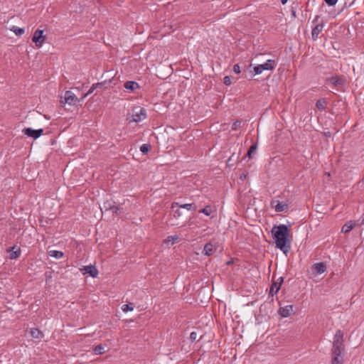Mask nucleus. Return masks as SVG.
<instances>
[{"instance_id": "1", "label": "nucleus", "mask_w": 364, "mask_h": 364, "mask_svg": "<svg viewBox=\"0 0 364 364\" xmlns=\"http://www.w3.org/2000/svg\"><path fill=\"white\" fill-rule=\"evenodd\" d=\"M272 235L275 241L276 247L284 254L290 250V245L287 244L289 236V230L286 225H274L272 229Z\"/></svg>"}, {"instance_id": "2", "label": "nucleus", "mask_w": 364, "mask_h": 364, "mask_svg": "<svg viewBox=\"0 0 364 364\" xmlns=\"http://www.w3.org/2000/svg\"><path fill=\"white\" fill-rule=\"evenodd\" d=\"M344 339L343 333L341 330H338L333 337V347L331 353L344 354Z\"/></svg>"}, {"instance_id": "3", "label": "nucleus", "mask_w": 364, "mask_h": 364, "mask_svg": "<svg viewBox=\"0 0 364 364\" xmlns=\"http://www.w3.org/2000/svg\"><path fill=\"white\" fill-rule=\"evenodd\" d=\"M276 66L274 60L269 59L264 64L257 65L253 69L254 75L261 74L264 70H272Z\"/></svg>"}, {"instance_id": "4", "label": "nucleus", "mask_w": 364, "mask_h": 364, "mask_svg": "<svg viewBox=\"0 0 364 364\" xmlns=\"http://www.w3.org/2000/svg\"><path fill=\"white\" fill-rule=\"evenodd\" d=\"M80 100L71 91H66L64 97H61L60 103L62 105L68 104L69 105H77Z\"/></svg>"}, {"instance_id": "5", "label": "nucleus", "mask_w": 364, "mask_h": 364, "mask_svg": "<svg viewBox=\"0 0 364 364\" xmlns=\"http://www.w3.org/2000/svg\"><path fill=\"white\" fill-rule=\"evenodd\" d=\"M319 18L320 16L317 15L315 16L312 22L313 23H316L311 31V38L314 41H316L318 38L319 33L322 31L325 26L323 21L321 23L318 22Z\"/></svg>"}, {"instance_id": "6", "label": "nucleus", "mask_w": 364, "mask_h": 364, "mask_svg": "<svg viewBox=\"0 0 364 364\" xmlns=\"http://www.w3.org/2000/svg\"><path fill=\"white\" fill-rule=\"evenodd\" d=\"M43 30L37 29L33 33L32 41L38 48H41L46 39V36L43 34Z\"/></svg>"}, {"instance_id": "7", "label": "nucleus", "mask_w": 364, "mask_h": 364, "mask_svg": "<svg viewBox=\"0 0 364 364\" xmlns=\"http://www.w3.org/2000/svg\"><path fill=\"white\" fill-rule=\"evenodd\" d=\"M23 132L25 135H26L29 137L33 138L34 139H36L43 134V129H33L28 127V128L23 129Z\"/></svg>"}, {"instance_id": "8", "label": "nucleus", "mask_w": 364, "mask_h": 364, "mask_svg": "<svg viewBox=\"0 0 364 364\" xmlns=\"http://www.w3.org/2000/svg\"><path fill=\"white\" fill-rule=\"evenodd\" d=\"M146 117V111L144 108L141 107L139 111H134L132 114L133 121L139 122Z\"/></svg>"}, {"instance_id": "9", "label": "nucleus", "mask_w": 364, "mask_h": 364, "mask_svg": "<svg viewBox=\"0 0 364 364\" xmlns=\"http://www.w3.org/2000/svg\"><path fill=\"white\" fill-rule=\"evenodd\" d=\"M184 208L188 210H196L197 209V206L194 203H185L180 205L178 202H173L171 204V208L174 209L175 208Z\"/></svg>"}, {"instance_id": "10", "label": "nucleus", "mask_w": 364, "mask_h": 364, "mask_svg": "<svg viewBox=\"0 0 364 364\" xmlns=\"http://www.w3.org/2000/svg\"><path fill=\"white\" fill-rule=\"evenodd\" d=\"M81 270L83 274H89L93 278H96L98 275V270L93 265L84 266Z\"/></svg>"}, {"instance_id": "11", "label": "nucleus", "mask_w": 364, "mask_h": 364, "mask_svg": "<svg viewBox=\"0 0 364 364\" xmlns=\"http://www.w3.org/2000/svg\"><path fill=\"white\" fill-rule=\"evenodd\" d=\"M271 205L274 207L276 212H282L288 208V205L286 203L274 200L271 202Z\"/></svg>"}, {"instance_id": "12", "label": "nucleus", "mask_w": 364, "mask_h": 364, "mask_svg": "<svg viewBox=\"0 0 364 364\" xmlns=\"http://www.w3.org/2000/svg\"><path fill=\"white\" fill-rule=\"evenodd\" d=\"M294 311L292 305H287L284 307H281L279 309V314L282 317L286 318L289 316Z\"/></svg>"}, {"instance_id": "13", "label": "nucleus", "mask_w": 364, "mask_h": 364, "mask_svg": "<svg viewBox=\"0 0 364 364\" xmlns=\"http://www.w3.org/2000/svg\"><path fill=\"white\" fill-rule=\"evenodd\" d=\"M327 82L333 86H338L343 85L345 83V80L340 76L336 75L328 78Z\"/></svg>"}, {"instance_id": "14", "label": "nucleus", "mask_w": 364, "mask_h": 364, "mask_svg": "<svg viewBox=\"0 0 364 364\" xmlns=\"http://www.w3.org/2000/svg\"><path fill=\"white\" fill-rule=\"evenodd\" d=\"M216 250L217 248L215 245L211 242H208L204 246L203 253L207 256H210L216 251Z\"/></svg>"}, {"instance_id": "15", "label": "nucleus", "mask_w": 364, "mask_h": 364, "mask_svg": "<svg viewBox=\"0 0 364 364\" xmlns=\"http://www.w3.org/2000/svg\"><path fill=\"white\" fill-rule=\"evenodd\" d=\"M343 353H331V364H343Z\"/></svg>"}, {"instance_id": "16", "label": "nucleus", "mask_w": 364, "mask_h": 364, "mask_svg": "<svg viewBox=\"0 0 364 364\" xmlns=\"http://www.w3.org/2000/svg\"><path fill=\"white\" fill-rule=\"evenodd\" d=\"M312 269L318 274H322L326 271V266L323 262H317L313 264Z\"/></svg>"}, {"instance_id": "17", "label": "nucleus", "mask_w": 364, "mask_h": 364, "mask_svg": "<svg viewBox=\"0 0 364 364\" xmlns=\"http://www.w3.org/2000/svg\"><path fill=\"white\" fill-rule=\"evenodd\" d=\"M355 226V222L353 220H349L346 222L341 228V232L344 233L349 232L350 230L353 229Z\"/></svg>"}, {"instance_id": "18", "label": "nucleus", "mask_w": 364, "mask_h": 364, "mask_svg": "<svg viewBox=\"0 0 364 364\" xmlns=\"http://www.w3.org/2000/svg\"><path fill=\"white\" fill-rule=\"evenodd\" d=\"M124 87L131 92L139 88V84L135 81H127L124 84Z\"/></svg>"}, {"instance_id": "19", "label": "nucleus", "mask_w": 364, "mask_h": 364, "mask_svg": "<svg viewBox=\"0 0 364 364\" xmlns=\"http://www.w3.org/2000/svg\"><path fill=\"white\" fill-rule=\"evenodd\" d=\"M327 105V101L326 99H320L316 101V107L318 109L323 111L326 109Z\"/></svg>"}, {"instance_id": "20", "label": "nucleus", "mask_w": 364, "mask_h": 364, "mask_svg": "<svg viewBox=\"0 0 364 364\" xmlns=\"http://www.w3.org/2000/svg\"><path fill=\"white\" fill-rule=\"evenodd\" d=\"M21 255V249L16 246H14L12 247V252L10 255V258L12 259H17L20 257Z\"/></svg>"}, {"instance_id": "21", "label": "nucleus", "mask_w": 364, "mask_h": 364, "mask_svg": "<svg viewBox=\"0 0 364 364\" xmlns=\"http://www.w3.org/2000/svg\"><path fill=\"white\" fill-rule=\"evenodd\" d=\"M279 283H277L276 282H274L271 285L270 290H269V294L272 296H274V294H277V292L280 289Z\"/></svg>"}, {"instance_id": "22", "label": "nucleus", "mask_w": 364, "mask_h": 364, "mask_svg": "<svg viewBox=\"0 0 364 364\" xmlns=\"http://www.w3.org/2000/svg\"><path fill=\"white\" fill-rule=\"evenodd\" d=\"M48 255L50 257L56 258V259H60L63 257V252L58 250H50L48 252Z\"/></svg>"}, {"instance_id": "23", "label": "nucleus", "mask_w": 364, "mask_h": 364, "mask_svg": "<svg viewBox=\"0 0 364 364\" xmlns=\"http://www.w3.org/2000/svg\"><path fill=\"white\" fill-rule=\"evenodd\" d=\"M30 334L34 338H40L43 333L39 329L33 328L31 329Z\"/></svg>"}, {"instance_id": "24", "label": "nucleus", "mask_w": 364, "mask_h": 364, "mask_svg": "<svg viewBox=\"0 0 364 364\" xmlns=\"http://www.w3.org/2000/svg\"><path fill=\"white\" fill-rule=\"evenodd\" d=\"M10 30L13 31L16 36H20L25 33V30L23 28H19L16 26H13Z\"/></svg>"}, {"instance_id": "25", "label": "nucleus", "mask_w": 364, "mask_h": 364, "mask_svg": "<svg viewBox=\"0 0 364 364\" xmlns=\"http://www.w3.org/2000/svg\"><path fill=\"white\" fill-rule=\"evenodd\" d=\"M178 239V237L177 235H171L168 236L165 240L164 242L167 245H173L176 241H177Z\"/></svg>"}, {"instance_id": "26", "label": "nucleus", "mask_w": 364, "mask_h": 364, "mask_svg": "<svg viewBox=\"0 0 364 364\" xmlns=\"http://www.w3.org/2000/svg\"><path fill=\"white\" fill-rule=\"evenodd\" d=\"M151 149V145L149 144H144L140 146V151L143 154H146Z\"/></svg>"}, {"instance_id": "27", "label": "nucleus", "mask_w": 364, "mask_h": 364, "mask_svg": "<svg viewBox=\"0 0 364 364\" xmlns=\"http://www.w3.org/2000/svg\"><path fill=\"white\" fill-rule=\"evenodd\" d=\"M199 213H203L207 216L210 215L212 213V209L210 205H206L204 208L199 210Z\"/></svg>"}, {"instance_id": "28", "label": "nucleus", "mask_w": 364, "mask_h": 364, "mask_svg": "<svg viewBox=\"0 0 364 364\" xmlns=\"http://www.w3.org/2000/svg\"><path fill=\"white\" fill-rule=\"evenodd\" d=\"M102 85H103L102 82H98V83L93 84L92 85V87L90 88V90L87 91V95H90V94H92L94 92L95 90H96L98 87H102Z\"/></svg>"}, {"instance_id": "29", "label": "nucleus", "mask_w": 364, "mask_h": 364, "mask_svg": "<svg viewBox=\"0 0 364 364\" xmlns=\"http://www.w3.org/2000/svg\"><path fill=\"white\" fill-rule=\"evenodd\" d=\"M257 148V144H253L252 145H251L247 153V156H248L250 159L252 158V154L256 151Z\"/></svg>"}, {"instance_id": "30", "label": "nucleus", "mask_w": 364, "mask_h": 364, "mask_svg": "<svg viewBox=\"0 0 364 364\" xmlns=\"http://www.w3.org/2000/svg\"><path fill=\"white\" fill-rule=\"evenodd\" d=\"M114 205H113V203L111 201H106L103 204V208H105V210H114Z\"/></svg>"}, {"instance_id": "31", "label": "nucleus", "mask_w": 364, "mask_h": 364, "mask_svg": "<svg viewBox=\"0 0 364 364\" xmlns=\"http://www.w3.org/2000/svg\"><path fill=\"white\" fill-rule=\"evenodd\" d=\"M122 310L124 311V312H127V311H133L134 310V306L132 304L129 303V304H124L122 306Z\"/></svg>"}, {"instance_id": "32", "label": "nucleus", "mask_w": 364, "mask_h": 364, "mask_svg": "<svg viewBox=\"0 0 364 364\" xmlns=\"http://www.w3.org/2000/svg\"><path fill=\"white\" fill-rule=\"evenodd\" d=\"M94 352L96 355H100L104 353V346L102 345H97L94 348Z\"/></svg>"}, {"instance_id": "33", "label": "nucleus", "mask_w": 364, "mask_h": 364, "mask_svg": "<svg viewBox=\"0 0 364 364\" xmlns=\"http://www.w3.org/2000/svg\"><path fill=\"white\" fill-rule=\"evenodd\" d=\"M241 122L239 120H236L233 122L232 125V130H237V128L240 126Z\"/></svg>"}, {"instance_id": "34", "label": "nucleus", "mask_w": 364, "mask_h": 364, "mask_svg": "<svg viewBox=\"0 0 364 364\" xmlns=\"http://www.w3.org/2000/svg\"><path fill=\"white\" fill-rule=\"evenodd\" d=\"M223 82L225 85H230L232 83L231 78L230 76H225Z\"/></svg>"}, {"instance_id": "35", "label": "nucleus", "mask_w": 364, "mask_h": 364, "mask_svg": "<svg viewBox=\"0 0 364 364\" xmlns=\"http://www.w3.org/2000/svg\"><path fill=\"white\" fill-rule=\"evenodd\" d=\"M233 71L236 74L240 73V68L239 64L234 65V66H233Z\"/></svg>"}, {"instance_id": "36", "label": "nucleus", "mask_w": 364, "mask_h": 364, "mask_svg": "<svg viewBox=\"0 0 364 364\" xmlns=\"http://www.w3.org/2000/svg\"><path fill=\"white\" fill-rule=\"evenodd\" d=\"M197 337H198V335H197V333H196V332L193 331V332H191V335H190V339H191L192 341H196Z\"/></svg>"}, {"instance_id": "37", "label": "nucleus", "mask_w": 364, "mask_h": 364, "mask_svg": "<svg viewBox=\"0 0 364 364\" xmlns=\"http://www.w3.org/2000/svg\"><path fill=\"white\" fill-rule=\"evenodd\" d=\"M325 2L329 6H334L337 3L338 0H324Z\"/></svg>"}, {"instance_id": "38", "label": "nucleus", "mask_w": 364, "mask_h": 364, "mask_svg": "<svg viewBox=\"0 0 364 364\" xmlns=\"http://www.w3.org/2000/svg\"><path fill=\"white\" fill-rule=\"evenodd\" d=\"M181 216V212L178 209L174 211L173 217L174 218H179Z\"/></svg>"}, {"instance_id": "39", "label": "nucleus", "mask_w": 364, "mask_h": 364, "mask_svg": "<svg viewBox=\"0 0 364 364\" xmlns=\"http://www.w3.org/2000/svg\"><path fill=\"white\" fill-rule=\"evenodd\" d=\"M112 211L116 214V215H118L119 213L120 212V208L119 207H117L114 205V210H112Z\"/></svg>"}, {"instance_id": "40", "label": "nucleus", "mask_w": 364, "mask_h": 364, "mask_svg": "<svg viewBox=\"0 0 364 364\" xmlns=\"http://www.w3.org/2000/svg\"><path fill=\"white\" fill-rule=\"evenodd\" d=\"M284 282V278L282 277H279L277 281H276L277 283H279V287H281L282 282Z\"/></svg>"}, {"instance_id": "41", "label": "nucleus", "mask_w": 364, "mask_h": 364, "mask_svg": "<svg viewBox=\"0 0 364 364\" xmlns=\"http://www.w3.org/2000/svg\"><path fill=\"white\" fill-rule=\"evenodd\" d=\"M245 178H246V175L245 174H242V175L240 176V178L242 180H244Z\"/></svg>"}, {"instance_id": "42", "label": "nucleus", "mask_w": 364, "mask_h": 364, "mask_svg": "<svg viewBox=\"0 0 364 364\" xmlns=\"http://www.w3.org/2000/svg\"><path fill=\"white\" fill-rule=\"evenodd\" d=\"M88 95H87V92H86L85 94L82 95V99H84V98L87 97Z\"/></svg>"}, {"instance_id": "43", "label": "nucleus", "mask_w": 364, "mask_h": 364, "mask_svg": "<svg viewBox=\"0 0 364 364\" xmlns=\"http://www.w3.org/2000/svg\"><path fill=\"white\" fill-rule=\"evenodd\" d=\"M287 1L288 0H281L282 4H285Z\"/></svg>"}, {"instance_id": "44", "label": "nucleus", "mask_w": 364, "mask_h": 364, "mask_svg": "<svg viewBox=\"0 0 364 364\" xmlns=\"http://www.w3.org/2000/svg\"><path fill=\"white\" fill-rule=\"evenodd\" d=\"M292 13H293V15L295 16V15H296V12H295V11H293Z\"/></svg>"}, {"instance_id": "45", "label": "nucleus", "mask_w": 364, "mask_h": 364, "mask_svg": "<svg viewBox=\"0 0 364 364\" xmlns=\"http://www.w3.org/2000/svg\"><path fill=\"white\" fill-rule=\"evenodd\" d=\"M362 224H364V217H363V219L362 220Z\"/></svg>"}]
</instances>
